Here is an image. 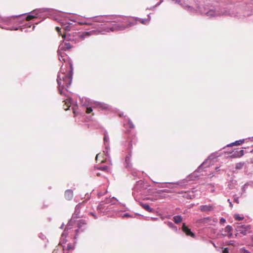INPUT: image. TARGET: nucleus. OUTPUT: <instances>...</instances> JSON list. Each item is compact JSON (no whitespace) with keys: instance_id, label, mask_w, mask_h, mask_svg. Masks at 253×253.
<instances>
[{"instance_id":"nucleus-1","label":"nucleus","mask_w":253,"mask_h":253,"mask_svg":"<svg viewBox=\"0 0 253 253\" xmlns=\"http://www.w3.org/2000/svg\"><path fill=\"white\" fill-rule=\"evenodd\" d=\"M106 17H107V19L109 20L108 22L118 23V24H113L110 27H107L104 30L107 32L124 30L134 25V23L132 22V19L130 17L119 15H106Z\"/></svg>"},{"instance_id":"nucleus-10","label":"nucleus","mask_w":253,"mask_h":253,"mask_svg":"<svg viewBox=\"0 0 253 253\" xmlns=\"http://www.w3.org/2000/svg\"><path fill=\"white\" fill-rule=\"evenodd\" d=\"M232 155L230 156L232 158H240L243 156L244 154V151L243 150L240 151H236L231 153Z\"/></svg>"},{"instance_id":"nucleus-21","label":"nucleus","mask_w":253,"mask_h":253,"mask_svg":"<svg viewBox=\"0 0 253 253\" xmlns=\"http://www.w3.org/2000/svg\"><path fill=\"white\" fill-rule=\"evenodd\" d=\"M126 167H128L129 166V163L130 162V156L127 155L126 157Z\"/></svg>"},{"instance_id":"nucleus-30","label":"nucleus","mask_w":253,"mask_h":253,"mask_svg":"<svg viewBox=\"0 0 253 253\" xmlns=\"http://www.w3.org/2000/svg\"><path fill=\"white\" fill-rule=\"evenodd\" d=\"M90 35V32H85L83 33V36H89Z\"/></svg>"},{"instance_id":"nucleus-29","label":"nucleus","mask_w":253,"mask_h":253,"mask_svg":"<svg viewBox=\"0 0 253 253\" xmlns=\"http://www.w3.org/2000/svg\"><path fill=\"white\" fill-rule=\"evenodd\" d=\"M55 29H56V30L57 31V32H58V33L59 35L62 36V34H61V29L59 27H56Z\"/></svg>"},{"instance_id":"nucleus-3","label":"nucleus","mask_w":253,"mask_h":253,"mask_svg":"<svg viewBox=\"0 0 253 253\" xmlns=\"http://www.w3.org/2000/svg\"><path fill=\"white\" fill-rule=\"evenodd\" d=\"M251 226L250 225H240L237 226L236 227V231L237 233L235 236H237L238 234H241L243 235H246L248 233L251 232Z\"/></svg>"},{"instance_id":"nucleus-4","label":"nucleus","mask_w":253,"mask_h":253,"mask_svg":"<svg viewBox=\"0 0 253 253\" xmlns=\"http://www.w3.org/2000/svg\"><path fill=\"white\" fill-rule=\"evenodd\" d=\"M78 229L75 230L76 235L75 236V238L77 237L80 232H84L86 230L87 227L86 222L83 219L79 220L78 222Z\"/></svg>"},{"instance_id":"nucleus-15","label":"nucleus","mask_w":253,"mask_h":253,"mask_svg":"<svg viewBox=\"0 0 253 253\" xmlns=\"http://www.w3.org/2000/svg\"><path fill=\"white\" fill-rule=\"evenodd\" d=\"M140 205L146 211H147L150 212H153V210L152 209H151L150 207V206H149V205H148L147 204L141 203Z\"/></svg>"},{"instance_id":"nucleus-5","label":"nucleus","mask_w":253,"mask_h":253,"mask_svg":"<svg viewBox=\"0 0 253 253\" xmlns=\"http://www.w3.org/2000/svg\"><path fill=\"white\" fill-rule=\"evenodd\" d=\"M86 203V201L84 200L82 202L79 203L76 206L75 210L74 213V215L75 216V217L79 218L82 216V215H81V210L85 207Z\"/></svg>"},{"instance_id":"nucleus-18","label":"nucleus","mask_w":253,"mask_h":253,"mask_svg":"<svg viewBox=\"0 0 253 253\" xmlns=\"http://www.w3.org/2000/svg\"><path fill=\"white\" fill-rule=\"evenodd\" d=\"M244 142V139H241L237 141H236L235 142H233L229 145L228 146H231L233 145H240L242 144Z\"/></svg>"},{"instance_id":"nucleus-32","label":"nucleus","mask_w":253,"mask_h":253,"mask_svg":"<svg viewBox=\"0 0 253 253\" xmlns=\"http://www.w3.org/2000/svg\"><path fill=\"white\" fill-rule=\"evenodd\" d=\"M225 221L226 220L224 218H221V219H220V223L221 224L225 223Z\"/></svg>"},{"instance_id":"nucleus-14","label":"nucleus","mask_w":253,"mask_h":253,"mask_svg":"<svg viewBox=\"0 0 253 253\" xmlns=\"http://www.w3.org/2000/svg\"><path fill=\"white\" fill-rule=\"evenodd\" d=\"M183 197L188 199H192L194 198V194L193 191L189 192L188 193H185L183 195Z\"/></svg>"},{"instance_id":"nucleus-47","label":"nucleus","mask_w":253,"mask_h":253,"mask_svg":"<svg viewBox=\"0 0 253 253\" xmlns=\"http://www.w3.org/2000/svg\"><path fill=\"white\" fill-rule=\"evenodd\" d=\"M252 239H253V237H252Z\"/></svg>"},{"instance_id":"nucleus-41","label":"nucleus","mask_w":253,"mask_h":253,"mask_svg":"<svg viewBox=\"0 0 253 253\" xmlns=\"http://www.w3.org/2000/svg\"><path fill=\"white\" fill-rule=\"evenodd\" d=\"M71 249H72L71 248V246L70 245H68V246H67V249L68 250H70Z\"/></svg>"},{"instance_id":"nucleus-27","label":"nucleus","mask_w":253,"mask_h":253,"mask_svg":"<svg viewBox=\"0 0 253 253\" xmlns=\"http://www.w3.org/2000/svg\"><path fill=\"white\" fill-rule=\"evenodd\" d=\"M92 109L91 107H86L85 112L87 114H90L92 112Z\"/></svg>"},{"instance_id":"nucleus-31","label":"nucleus","mask_w":253,"mask_h":253,"mask_svg":"<svg viewBox=\"0 0 253 253\" xmlns=\"http://www.w3.org/2000/svg\"><path fill=\"white\" fill-rule=\"evenodd\" d=\"M104 207L103 206V205L102 204H100L97 207V209L98 210H102L103 209Z\"/></svg>"},{"instance_id":"nucleus-37","label":"nucleus","mask_w":253,"mask_h":253,"mask_svg":"<svg viewBox=\"0 0 253 253\" xmlns=\"http://www.w3.org/2000/svg\"><path fill=\"white\" fill-rule=\"evenodd\" d=\"M213 13H214L213 11H209L208 13H207V14L208 15H213Z\"/></svg>"},{"instance_id":"nucleus-40","label":"nucleus","mask_w":253,"mask_h":253,"mask_svg":"<svg viewBox=\"0 0 253 253\" xmlns=\"http://www.w3.org/2000/svg\"><path fill=\"white\" fill-rule=\"evenodd\" d=\"M101 107H103L104 109H107V106L106 104H103L101 105Z\"/></svg>"},{"instance_id":"nucleus-34","label":"nucleus","mask_w":253,"mask_h":253,"mask_svg":"<svg viewBox=\"0 0 253 253\" xmlns=\"http://www.w3.org/2000/svg\"><path fill=\"white\" fill-rule=\"evenodd\" d=\"M223 253H228V248H225L223 250Z\"/></svg>"},{"instance_id":"nucleus-42","label":"nucleus","mask_w":253,"mask_h":253,"mask_svg":"<svg viewBox=\"0 0 253 253\" xmlns=\"http://www.w3.org/2000/svg\"><path fill=\"white\" fill-rule=\"evenodd\" d=\"M228 236V237H229V238H231V237H232V233H230Z\"/></svg>"},{"instance_id":"nucleus-22","label":"nucleus","mask_w":253,"mask_h":253,"mask_svg":"<svg viewBox=\"0 0 253 253\" xmlns=\"http://www.w3.org/2000/svg\"><path fill=\"white\" fill-rule=\"evenodd\" d=\"M95 168L99 170H101L104 171H107V169H108V167H107V166H102V167L96 166Z\"/></svg>"},{"instance_id":"nucleus-12","label":"nucleus","mask_w":253,"mask_h":253,"mask_svg":"<svg viewBox=\"0 0 253 253\" xmlns=\"http://www.w3.org/2000/svg\"><path fill=\"white\" fill-rule=\"evenodd\" d=\"M64 104L63 105L64 109L65 110H68L72 103L71 102V99L70 98H68L66 99H65L64 101Z\"/></svg>"},{"instance_id":"nucleus-16","label":"nucleus","mask_w":253,"mask_h":253,"mask_svg":"<svg viewBox=\"0 0 253 253\" xmlns=\"http://www.w3.org/2000/svg\"><path fill=\"white\" fill-rule=\"evenodd\" d=\"M52 253H64V249L61 246H58L53 250Z\"/></svg>"},{"instance_id":"nucleus-44","label":"nucleus","mask_w":253,"mask_h":253,"mask_svg":"<svg viewBox=\"0 0 253 253\" xmlns=\"http://www.w3.org/2000/svg\"><path fill=\"white\" fill-rule=\"evenodd\" d=\"M104 141H107V138H106V136H105V137H104Z\"/></svg>"},{"instance_id":"nucleus-36","label":"nucleus","mask_w":253,"mask_h":253,"mask_svg":"<svg viewBox=\"0 0 253 253\" xmlns=\"http://www.w3.org/2000/svg\"><path fill=\"white\" fill-rule=\"evenodd\" d=\"M59 59L60 61H61V60H63V61H65V59L63 58V56H62V55H60V56H59Z\"/></svg>"},{"instance_id":"nucleus-28","label":"nucleus","mask_w":253,"mask_h":253,"mask_svg":"<svg viewBox=\"0 0 253 253\" xmlns=\"http://www.w3.org/2000/svg\"><path fill=\"white\" fill-rule=\"evenodd\" d=\"M71 29V26L70 25H68L64 27V29L66 31H70Z\"/></svg>"},{"instance_id":"nucleus-43","label":"nucleus","mask_w":253,"mask_h":253,"mask_svg":"<svg viewBox=\"0 0 253 253\" xmlns=\"http://www.w3.org/2000/svg\"><path fill=\"white\" fill-rule=\"evenodd\" d=\"M244 252L245 253H250V252L246 250H244Z\"/></svg>"},{"instance_id":"nucleus-7","label":"nucleus","mask_w":253,"mask_h":253,"mask_svg":"<svg viewBox=\"0 0 253 253\" xmlns=\"http://www.w3.org/2000/svg\"><path fill=\"white\" fill-rule=\"evenodd\" d=\"M182 229V231L187 236H190L192 237H195L194 234L191 232V230L187 226H186L185 223H183Z\"/></svg>"},{"instance_id":"nucleus-25","label":"nucleus","mask_w":253,"mask_h":253,"mask_svg":"<svg viewBox=\"0 0 253 253\" xmlns=\"http://www.w3.org/2000/svg\"><path fill=\"white\" fill-rule=\"evenodd\" d=\"M234 218L237 220H242L244 218L243 216L241 217L239 214H235Z\"/></svg>"},{"instance_id":"nucleus-20","label":"nucleus","mask_w":253,"mask_h":253,"mask_svg":"<svg viewBox=\"0 0 253 253\" xmlns=\"http://www.w3.org/2000/svg\"><path fill=\"white\" fill-rule=\"evenodd\" d=\"M62 37L64 40V41H66L67 42L71 40L70 35L67 34L66 33H64L62 35Z\"/></svg>"},{"instance_id":"nucleus-13","label":"nucleus","mask_w":253,"mask_h":253,"mask_svg":"<svg viewBox=\"0 0 253 253\" xmlns=\"http://www.w3.org/2000/svg\"><path fill=\"white\" fill-rule=\"evenodd\" d=\"M124 126L127 129L126 132L129 133L130 130H127L128 128L132 129L134 128V125L131 120H128L127 123L124 124Z\"/></svg>"},{"instance_id":"nucleus-6","label":"nucleus","mask_w":253,"mask_h":253,"mask_svg":"<svg viewBox=\"0 0 253 253\" xmlns=\"http://www.w3.org/2000/svg\"><path fill=\"white\" fill-rule=\"evenodd\" d=\"M72 47V45L71 44V43L70 42H63V43H62L59 46L60 49H59V51L58 53H59V54H60L61 50H63V51L69 50L70 49H71Z\"/></svg>"},{"instance_id":"nucleus-35","label":"nucleus","mask_w":253,"mask_h":253,"mask_svg":"<svg viewBox=\"0 0 253 253\" xmlns=\"http://www.w3.org/2000/svg\"><path fill=\"white\" fill-rule=\"evenodd\" d=\"M148 21L147 20H142L141 21V23L143 24H146L148 23Z\"/></svg>"},{"instance_id":"nucleus-39","label":"nucleus","mask_w":253,"mask_h":253,"mask_svg":"<svg viewBox=\"0 0 253 253\" xmlns=\"http://www.w3.org/2000/svg\"><path fill=\"white\" fill-rule=\"evenodd\" d=\"M172 1H174L175 3H179L180 2V0H172Z\"/></svg>"},{"instance_id":"nucleus-38","label":"nucleus","mask_w":253,"mask_h":253,"mask_svg":"<svg viewBox=\"0 0 253 253\" xmlns=\"http://www.w3.org/2000/svg\"><path fill=\"white\" fill-rule=\"evenodd\" d=\"M90 214L93 216L95 219L97 218L96 215L93 212H90Z\"/></svg>"},{"instance_id":"nucleus-33","label":"nucleus","mask_w":253,"mask_h":253,"mask_svg":"<svg viewBox=\"0 0 253 253\" xmlns=\"http://www.w3.org/2000/svg\"><path fill=\"white\" fill-rule=\"evenodd\" d=\"M131 217V216L128 214V213H125L124 214V215L123 216V217Z\"/></svg>"},{"instance_id":"nucleus-24","label":"nucleus","mask_w":253,"mask_h":253,"mask_svg":"<svg viewBox=\"0 0 253 253\" xmlns=\"http://www.w3.org/2000/svg\"><path fill=\"white\" fill-rule=\"evenodd\" d=\"M232 230V227L230 225H227L224 229V231L226 233H230Z\"/></svg>"},{"instance_id":"nucleus-8","label":"nucleus","mask_w":253,"mask_h":253,"mask_svg":"<svg viewBox=\"0 0 253 253\" xmlns=\"http://www.w3.org/2000/svg\"><path fill=\"white\" fill-rule=\"evenodd\" d=\"M199 209L203 212L209 211L213 210V207L212 205H202L200 207Z\"/></svg>"},{"instance_id":"nucleus-19","label":"nucleus","mask_w":253,"mask_h":253,"mask_svg":"<svg viewBox=\"0 0 253 253\" xmlns=\"http://www.w3.org/2000/svg\"><path fill=\"white\" fill-rule=\"evenodd\" d=\"M103 154H101L100 153L97 154L95 157V160L96 162H99L101 163L104 162V160L101 159V157H102V155Z\"/></svg>"},{"instance_id":"nucleus-11","label":"nucleus","mask_w":253,"mask_h":253,"mask_svg":"<svg viewBox=\"0 0 253 253\" xmlns=\"http://www.w3.org/2000/svg\"><path fill=\"white\" fill-rule=\"evenodd\" d=\"M73 197V192L71 190H67L65 192V198L67 200H71Z\"/></svg>"},{"instance_id":"nucleus-17","label":"nucleus","mask_w":253,"mask_h":253,"mask_svg":"<svg viewBox=\"0 0 253 253\" xmlns=\"http://www.w3.org/2000/svg\"><path fill=\"white\" fill-rule=\"evenodd\" d=\"M173 220L175 223L178 224L182 221V218L180 215H176L173 217Z\"/></svg>"},{"instance_id":"nucleus-45","label":"nucleus","mask_w":253,"mask_h":253,"mask_svg":"<svg viewBox=\"0 0 253 253\" xmlns=\"http://www.w3.org/2000/svg\"><path fill=\"white\" fill-rule=\"evenodd\" d=\"M96 175H97L98 176H100V175H101V174H100V173H96Z\"/></svg>"},{"instance_id":"nucleus-2","label":"nucleus","mask_w":253,"mask_h":253,"mask_svg":"<svg viewBox=\"0 0 253 253\" xmlns=\"http://www.w3.org/2000/svg\"><path fill=\"white\" fill-rule=\"evenodd\" d=\"M70 70L69 73L66 74L64 73H60L57 79V83L58 84V90L59 93L62 94V89L65 87H69L71 84L72 79V66L70 64Z\"/></svg>"},{"instance_id":"nucleus-46","label":"nucleus","mask_w":253,"mask_h":253,"mask_svg":"<svg viewBox=\"0 0 253 253\" xmlns=\"http://www.w3.org/2000/svg\"><path fill=\"white\" fill-rule=\"evenodd\" d=\"M223 236L225 237L226 236H227V234H222Z\"/></svg>"},{"instance_id":"nucleus-23","label":"nucleus","mask_w":253,"mask_h":253,"mask_svg":"<svg viewBox=\"0 0 253 253\" xmlns=\"http://www.w3.org/2000/svg\"><path fill=\"white\" fill-rule=\"evenodd\" d=\"M244 163H237L236 165V169H240L243 168Z\"/></svg>"},{"instance_id":"nucleus-9","label":"nucleus","mask_w":253,"mask_h":253,"mask_svg":"<svg viewBox=\"0 0 253 253\" xmlns=\"http://www.w3.org/2000/svg\"><path fill=\"white\" fill-rule=\"evenodd\" d=\"M106 15L96 16L93 18L95 22H108V20L107 19Z\"/></svg>"},{"instance_id":"nucleus-26","label":"nucleus","mask_w":253,"mask_h":253,"mask_svg":"<svg viewBox=\"0 0 253 253\" xmlns=\"http://www.w3.org/2000/svg\"><path fill=\"white\" fill-rule=\"evenodd\" d=\"M36 18V16H33V15H28L26 18V20L27 21H30L34 18Z\"/></svg>"}]
</instances>
